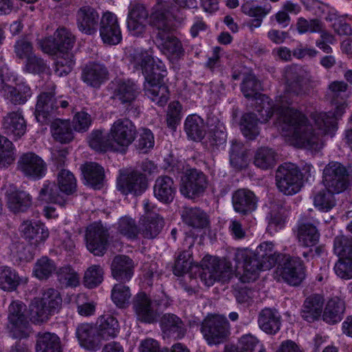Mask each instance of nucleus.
<instances>
[{"instance_id":"c9c22d12","label":"nucleus","mask_w":352,"mask_h":352,"mask_svg":"<svg viewBox=\"0 0 352 352\" xmlns=\"http://www.w3.org/2000/svg\"><path fill=\"white\" fill-rule=\"evenodd\" d=\"M36 352H63L60 338L54 333H38L35 346Z\"/></svg>"},{"instance_id":"a211bd4d","label":"nucleus","mask_w":352,"mask_h":352,"mask_svg":"<svg viewBox=\"0 0 352 352\" xmlns=\"http://www.w3.org/2000/svg\"><path fill=\"white\" fill-rule=\"evenodd\" d=\"M155 42L159 50L172 62L184 56V49L179 39L172 32L156 35Z\"/></svg>"},{"instance_id":"37998d69","label":"nucleus","mask_w":352,"mask_h":352,"mask_svg":"<svg viewBox=\"0 0 352 352\" xmlns=\"http://www.w3.org/2000/svg\"><path fill=\"white\" fill-rule=\"evenodd\" d=\"M344 309L343 300L338 298L330 299L323 311V320L329 324H335L340 322L342 320Z\"/></svg>"},{"instance_id":"1a4fd4ad","label":"nucleus","mask_w":352,"mask_h":352,"mask_svg":"<svg viewBox=\"0 0 352 352\" xmlns=\"http://www.w3.org/2000/svg\"><path fill=\"white\" fill-rule=\"evenodd\" d=\"M109 135L114 146V151H124L136 137V127L128 118H119L111 125Z\"/></svg>"},{"instance_id":"f704fd0d","label":"nucleus","mask_w":352,"mask_h":352,"mask_svg":"<svg viewBox=\"0 0 352 352\" xmlns=\"http://www.w3.org/2000/svg\"><path fill=\"white\" fill-rule=\"evenodd\" d=\"M258 324L265 333L275 334L280 329V316L276 310L265 308L259 312Z\"/></svg>"},{"instance_id":"20e7f679","label":"nucleus","mask_w":352,"mask_h":352,"mask_svg":"<svg viewBox=\"0 0 352 352\" xmlns=\"http://www.w3.org/2000/svg\"><path fill=\"white\" fill-rule=\"evenodd\" d=\"M279 257L274 250L272 242H263L256 248V252L248 249H238L234 259L240 264H243V272L240 276L243 283H249L255 280L259 272L271 269Z\"/></svg>"},{"instance_id":"ddd939ff","label":"nucleus","mask_w":352,"mask_h":352,"mask_svg":"<svg viewBox=\"0 0 352 352\" xmlns=\"http://www.w3.org/2000/svg\"><path fill=\"white\" fill-rule=\"evenodd\" d=\"M109 236L108 229L102 223H91L87 228L85 234L87 250L94 256H103L107 249Z\"/></svg>"},{"instance_id":"13d9d810","label":"nucleus","mask_w":352,"mask_h":352,"mask_svg":"<svg viewBox=\"0 0 352 352\" xmlns=\"http://www.w3.org/2000/svg\"><path fill=\"white\" fill-rule=\"evenodd\" d=\"M56 270L54 262L47 256H42L36 262L34 274L38 279L47 278Z\"/></svg>"},{"instance_id":"864d4df0","label":"nucleus","mask_w":352,"mask_h":352,"mask_svg":"<svg viewBox=\"0 0 352 352\" xmlns=\"http://www.w3.org/2000/svg\"><path fill=\"white\" fill-rule=\"evenodd\" d=\"M20 278L16 272L10 267H0V288L4 291H13L16 289Z\"/></svg>"},{"instance_id":"8fccbe9b","label":"nucleus","mask_w":352,"mask_h":352,"mask_svg":"<svg viewBox=\"0 0 352 352\" xmlns=\"http://www.w3.org/2000/svg\"><path fill=\"white\" fill-rule=\"evenodd\" d=\"M57 184L60 191L65 197L73 194L76 190V179L74 174L67 169L62 168L58 172Z\"/></svg>"},{"instance_id":"a18cd8bd","label":"nucleus","mask_w":352,"mask_h":352,"mask_svg":"<svg viewBox=\"0 0 352 352\" xmlns=\"http://www.w3.org/2000/svg\"><path fill=\"white\" fill-rule=\"evenodd\" d=\"M53 138L61 143H68L73 139L70 122L67 120L56 119L51 124Z\"/></svg>"},{"instance_id":"0eeeda50","label":"nucleus","mask_w":352,"mask_h":352,"mask_svg":"<svg viewBox=\"0 0 352 352\" xmlns=\"http://www.w3.org/2000/svg\"><path fill=\"white\" fill-rule=\"evenodd\" d=\"M233 274L234 270L230 261L213 258L202 264L200 278L206 286L210 287L216 281H228Z\"/></svg>"},{"instance_id":"e433bc0d","label":"nucleus","mask_w":352,"mask_h":352,"mask_svg":"<svg viewBox=\"0 0 352 352\" xmlns=\"http://www.w3.org/2000/svg\"><path fill=\"white\" fill-rule=\"evenodd\" d=\"M324 299L319 294H314L306 298L304 302L301 316L302 318L309 322H312L318 319L321 316Z\"/></svg>"},{"instance_id":"f3484780","label":"nucleus","mask_w":352,"mask_h":352,"mask_svg":"<svg viewBox=\"0 0 352 352\" xmlns=\"http://www.w3.org/2000/svg\"><path fill=\"white\" fill-rule=\"evenodd\" d=\"M17 168L25 177L39 179L45 176L47 166L43 160L34 153L23 154L18 160Z\"/></svg>"},{"instance_id":"4c0bfd02","label":"nucleus","mask_w":352,"mask_h":352,"mask_svg":"<svg viewBox=\"0 0 352 352\" xmlns=\"http://www.w3.org/2000/svg\"><path fill=\"white\" fill-rule=\"evenodd\" d=\"M140 94V88L131 80L120 81L114 89L113 97L122 104H131Z\"/></svg>"},{"instance_id":"a878e982","label":"nucleus","mask_w":352,"mask_h":352,"mask_svg":"<svg viewBox=\"0 0 352 352\" xmlns=\"http://www.w3.org/2000/svg\"><path fill=\"white\" fill-rule=\"evenodd\" d=\"M134 263L126 255L116 256L111 263L113 277L120 282L129 281L133 275Z\"/></svg>"},{"instance_id":"dca6fc26","label":"nucleus","mask_w":352,"mask_h":352,"mask_svg":"<svg viewBox=\"0 0 352 352\" xmlns=\"http://www.w3.org/2000/svg\"><path fill=\"white\" fill-rule=\"evenodd\" d=\"M206 187V175L197 169H191L182 179L180 192L186 197L194 199L202 195Z\"/></svg>"},{"instance_id":"3c124183","label":"nucleus","mask_w":352,"mask_h":352,"mask_svg":"<svg viewBox=\"0 0 352 352\" xmlns=\"http://www.w3.org/2000/svg\"><path fill=\"white\" fill-rule=\"evenodd\" d=\"M55 73L58 76L68 74L72 69L75 61L74 55L69 51H59L55 54Z\"/></svg>"},{"instance_id":"58836bf2","label":"nucleus","mask_w":352,"mask_h":352,"mask_svg":"<svg viewBox=\"0 0 352 352\" xmlns=\"http://www.w3.org/2000/svg\"><path fill=\"white\" fill-rule=\"evenodd\" d=\"M184 130L189 139L198 142L205 137L206 126L200 116L192 114L186 118L184 122Z\"/></svg>"},{"instance_id":"0e129e2a","label":"nucleus","mask_w":352,"mask_h":352,"mask_svg":"<svg viewBox=\"0 0 352 352\" xmlns=\"http://www.w3.org/2000/svg\"><path fill=\"white\" fill-rule=\"evenodd\" d=\"M14 160L12 143L6 137L0 135V168L7 167Z\"/></svg>"},{"instance_id":"e2e57ef3","label":"nucleus","mask_w":352,"mask_h":352,"mask_svg":"<svg viewBox=\"0 0 352 352\" xmlns=\"http://www.w3.org/2000/svg\"><path fill=\"white\" fill-rule=\"evenodd\" d=\"M118 232L129 239H135L139 234V226L132 218L125 216L120 219L118 223Z\"/></svg>"},{"instance_id":"774afa93","label":"nucleus","mask_w":352,"mask_h":352,"mask_svg":"<svg viewBox=\"0 0 352 352\" xmlns=\"http://www.w3.org/2000/svg\"><path fill=\"white\" fill-rule=\"evenodd\" d=\"M154 143V136L151 131L148 129H142L137 141V148L142 153H147L153 147Z\"/></svg>"},{"instance_id":"72a5a7b5","label":"nucleus","mask_w":352,"mask_h":352,"mask_svg":"<svg viewBox=\"0 0 352 352\" xmlns=\"http://www.w3.org/2000/svg\"><path fill=\"white\" fill-rule=\"evenodd\" d=\"M107 69L104 65L92 63L83 69L82 79L87 85L98 87L107 79Z\"/></svg>"},{"instance_id":"bf43d9fd","label":"nucleus","mask_w":352,"mask_h":352,"mask_svg":"<svg viewBox=\"0 0 352 352\" xmlns=\"http://www.w3.org/2000/svg\"><path fill=\"white\" fill-rule=\"evenodd\" d=\"M103 270L100 265H94L85 272L83 280L88 288H94L100 285L103 280Z\"/></svg>"},{"instance_id":"412c9836","label":"nucleus","mask_w":352,"mask_h":352,"mask_svg":"<svg viewBox=\"0 0 352 352\" xmlns=\"http://www.w3.org/2000/svg\"><path fill=\"white\" fill-rule=\"evenodd\" d=\"M117 186L122 194L140 195L147 188V182L142 174L131 172L126 175L121 176L118 180Z\"/></svg>"},{"instance_id":"6e6d98bb","label":"nucleus","mask_w":352,"mask_h":352,"mask_svg":"<svg viewBox=\"0 0 352 352\" xmlns=\"http://www.w3.org/2000/svg\"><path fill=\"white\" fill-rule=\"evenodd\" d=\"M261 89V85L256 76L253 74L247 75L243 80L241 85V90L247 98H256L261 95L258 91Z\"/></svg>"},{"instance_id":"cd10ccee","label":"nucleus","mask_w":352,"mask_h":352,"mask_svg":"<svg viewBox=\"0 0 352 352\" xmlns=\"http://www.w3.org/2000/svg\"><path fill=\"white\" fill-rule=\"evenodd\" d=\"M164 221L158 214L142 216L139 222V234L147 239H153L161 232Z\"/></svg>"},{"instance_id":"f257e3e1","label":"nucleus","mask_w":352,"mask_h":352,"mask_svg":"<svg viewBox=\"0 0 352 352\" xmlns=\"http://www.w3.org/2000/svg\"><path fill=\"white\" fill-rule=\"evenodd\" d=\"M284 76L285 91L276 99L275 104L266 95L256 98L255 108L259 121L267 122L276 111V124L283 136L289 138L296 146L319 151L323 147L321 137L314 133L312 124L303 113L290 107L296 97L305 93L303 78L295 67L286 68Z\"/></svg>"},{"instance_id":"2f4dec72","label":"nucleus","mask_w":352,"mask_h":352,"mask_svg":"<svg viewBox=\"0 0 352 352\" xmlns=\"http://www.w3.org/2000/svg\"><path fill=\"white\" fill-rule=\"evenodd\" d=\"M58 109V100L52 92H43L38 97L35 115L38 121L44 122L47 117Z\"/></svg>"},{"instance_id":"7c9ffc66","label":"nucleus","mask_w":352,"mask_h":352,"mask_svg":"<svg viewBox=\"0 0 352 352\" xmlns=\"http://www.w3.org/2000/svg\"><path fill=\"white\" fill-rule=\"evenodd\" d=\"M160 324L163 333L167 337L181 339L186 332L184 322L175 314H164L160 320Z\"/></svg>"},{"instance_id":"ea45409f","label":"nucleus","mask_w":352,"mask_h":352,"mask_svg":"<svg viewBox=\"0 0 352 352\" xmlns=\"http://www.w3.org/2000/svg\"><path fill=\"white\" fill-rule=\"evenodd\" d=\"M181 215L186 224L195 228H203L209 223L206 213L198 208L184 207Z\"/></svg>"},{"instance_id":"b1692460","label":"nucleus","mask_w":352,"mask_h":352,"mask_svg":"<svg viewBox=\"0 0 352 352\" xmlns=\"http://www.w3.org/2000/svg\"><path fill=\"white\" fill-rule=\"evenodd\" d=\"M2 127L4 132L15 140L23 136L26 131V123L21 111L8 113L3 119Z\"/></svg>"},{"instance_id":"9d476101","label":"nucleus","mask_w":352,"mask_h":352,"mask_svg":"<svg viewBox=\"0 0 352 352\" xmlns=\"http://www.w3.org/2000/svg\"><path fill=\"white\" fill-rule=\"evenodd\" d=\"M201 331L209 344H218L228 338L229 322L219 316L207 317L202 322Z\"/></svg>"},{"instance_id":"5701e85b","label":"nucleus","mask_w":352,"mask_h":352,"mask_svg":"<svg viewBox=\"0 0 352 352\" xmlns=\"http://www.w3.org/2000/svg\"><path fill=\"white\" fill-rule=\"evenodd\" d=\"M151 18V24L157 31L156 35L168 34L173 30L174 17L166 5H158Z\"/></svg>"},{"instance_id":"6e6552de","label":"nucleus","mask_w":352,"mask_h":352,"mask_svg":"<svg viewBox=\"0 0 352 352\" xmlns=\"http://www.w3.org/2000/svg\"><path fill=\"white\" fill-rule=\"evenodd\" d=\"M276 182L281 192L292 195L298 192L302 186V174L295 164L285 163L276 170Z\"/></svg>"},{"instance_id":"49530a36","label":"nucleus","mask_w":352,"mask_h":352,"mask_svg":"<svg viewBox=\"0 0 352 352\" xmlns=\"http://www.w3.org/2000/svg\"><path fill=\"white\" fill-rule=\"evenodd\" d=\"M276 152L268 147H261L255 153L254 164L263 170L273 168L276 164Z\"/></svg>"},{"instance_id":"052dcab7","label":"nucleus","mask_w":352,"mask_h":352,"mask_svg":"<svg viewBox=\"0 0 352 352\" xmlns=\"http://www.w3.org/2000/svg\"><path fill=\"white\" fill-rule=\"evenodd\" d=\"M54 38L59 51H70L74 43V36L66 28L57 29L54 33Z\"/></svg>"},{"instance_id":"bb28decb","label":"nucleus","mask_w":352,"mask_h":352,"mask_svg":"<svg viewBox=\"0 0 352 352\" xmlns=\"http://www.w3.org/2000/svg\"><path fill=\"white\" fill-rule=\"evenodd\" d=\"M316 222L310 223L301 220L296 228V239L300 245L312 247L316 245L320 239V233L316 228Z\"/></svg>"},{"instance_id":"4468645a","label":"nucleus","mask_w":352,"mask_h":352,"mask_svg":"<svg viewBox=\"0 0 352 352\" xmlns=\"http://www.w3.org/2000/svg\"><path fill=\"white\" fill-rule=\"evenodd\" d=\"M133 309L138 320L144 323H153L159 317V304L152 300L144 292L136 294L133 300Z\"/></svg>"},{"instance_id":"c03bdc74","label":"nucleus","mask_w":352,"mask_h":352,"mask_svg":"<svg viewBox=\"0 0 352 352\" xmlns=\"http://www.w3.org/2000/svg\"><path fill=\"white\" fill-rule=\"evenodd\" d=\"M40 200L47 203H54L64 206L66 197L60 191L57 185L54 182L46 181L39 192Z\"/></svg>"},{"instance_id":"393cba45","label":"nucleus","mask_w":352,"mask_h":352,"mask_svg":"<svg viewBox=\"0 0 352 352\" xmlns=\"http://www.w3.org/2000/svg\"><path fill=\"white\" fill-rule=\"evenodd\" d=\"M232 204L236 212L247 214L256 208L255 195L248 189H239L232 195Z\"/></svg>"},{"instance_id":"69168bd1","label":"nucleus","mask_w":352,"mask_h":352,"mask_svg":"<svg viewBox=\"0 0 352 352\" xmlns=\"http://www.w3.org/2000/svg\"><path fill=\"white\" fill-rule=\"evenodd\" d=\"M322 22L318 19L307 20L303 17L298 19L296 28L299 34H302L307 32L316 33L321 31Z\"/></svg>"},{"instance_id":"4d7b16f0","label":"nucleus","mask_w":352,"mask_h":352,"mask_svg":"<svg viewBox=\"0 0 352 352\" xmlns=\"http://www.w3.org/2000/svg\"><path fill=\"white\" fill-rule=\"evenodd\" d=\"M56 274L59 282L66 287H76L79 285V275L70 265L58 268Z\"/></svg>"},{"instance_id":"6ab92c4d","label":"nucleus","mask_w":352,"mask_h":352,"mask_svg":"<svg viewBox=\"0 0 352 352\" xmlns=\"http://www.w3.org/2000/svg\"><path fill=\"white\" fill-rule=\"evenodd\" d=\"M76 25L78 30L87 35H93L96 33L100 14L98 11L90 6L80 7L76 12Z\"/></svg>"},{"instance_id":"de8ad7c7","label":"nucleus","mask_w":352,"mask_h":352,"mask_svg":"<svg viewBox=\"0 0 352 352\" xmlns=\"http://www.w3.org/2000/svg\"><path fill=\"white\" fill-rule=\"evenodd\" d=\"M76 336L80 345L88 349H93L100 339L97 337L96 327L89 324L79 325L76 329Z\"/></svg>"},{"instance_id":"09e8293b","label":"nucleus","mask_w":352,"mask_h":352,"mask_svg":"<svg viewBox=\"0 0 352 352\" xmlns=\"http://www.w3.org/2000/svg\"><path fill=\"white\" fill-rule=\"evenodd\" d=\"M89 144L91 148L98 152L113 151L114 146L109 133L103 135L99 130L93 131L89 137Z\"/></svg>"},{"instance_id":"7ed1b4c3","label":"nucleus","mask_w":352,"mask_h":352,"mask_svg":"<svg viewBox=\"0 0 352 352\" xmlns=\"http://www.w3.org/2000/svg\"><path fill=\"white\" fill-rule=\"evenodd\" d=\"M348 85L344 81L335 80L329 83L327 97L335 106L333 112H320L311 114V120L318 131L313 128L314 133L319 134L324 142L323 135L333 136L337 130L336 120L340 118L347 107L346 100L349 97L346 91Z\"/></svg>"},{"instance_id":"338daca9","label":"nucleus","mask_w":352,"mask_h":352,"mask_svg":"<svg viewBox=\"0 0 352 352\" xmlns=\"http://www.w3.org/2000/svg\"><path fill=\"white\" fill-rule=\"evenodd\" d=\"M334 271L337 276L344 279L352 278V256H348L340 258L334 266Z\"/></svg>"},{"instance_id":"f03ea898","label":"nucleus","mask_w":352,"mask_h":352,"mask_svg":"<svg viewBox=\"0 0 352 352\" xmlns=\"http://www.w3.org/2000/svg\"><path fill=\"white\" fill-rule=\"evenodd\" d=\"M134 65L140 69L145 78V94L159 106H164L169 98V91L163 79L167 74L165 65L154 60L147 51L137 52L133 57Z\"/></svg>"},{"instance_id":"4be33fe9","label":"nucleus","mask_w":352,"mask_h":352,"mask_svg":"<svg viewBox=\"0 0 352 352\" xmlns=\"http://www.w3.org/2000/svg\"><path fill=\"white\" fill-rule=\"evenodd\" d=\"M20 230L22 236L35 245L43 242L49 236L48 230L40 221H25L21 225Z\"/></svg>"},{"instance_id":"423d86ee","label":"nucleus","mask_w":352,"mask_h":352,"mask_svg":"<svg viewBox=\"0 0 352 352\" xmlns=\"http://www.w3.org/2000/svg\"><path fill=\"white\" fill-rule=\"evenodd\" d=\"M62 298L59 292L53 288L44 290L41 298H34L30 306L32 318L37 322L46 321L60 308Z\"/></svg>"},{"instance_id":"aec40b11","label":"nucleus","mask_w":352,"mask_h":352,"mask_svg":"<svg viewBox=\"0 0 352 352\" xmlns=\"http://www.w3.org/2000/svg\"><path fill=\"white\" fill-rule=\"evenodd\" d=\"M6 188V199L10 211L18 213L26 211L32 205V197L25 191L20 190L13 184Z\"/></svg>"},{"instance_id":"c756f323","label":"nucleus","mask_w":352,"mask_h":352,"mask_svg":"<svg viewBox=\"0 0 352 352\" xmlns=\"http://www.w3.org/2000/svg\"><path fill=\"white\" fill-rule=\"evenodd\" d=\"M97 337L102 340L115 338L120 332L118 320L111 315L100 316L96 323Z\"/></svg>"},{"instance_id":"5fc2aeb1","label":"nucleus","mask_w":352,"mask_h":352,"mask_svg":"<svg viewBox=\"0 0 352 352\" xmlns=\"http://www.w3.org/2000/svg\"><path fill=\"white\" fill-rule=\"evenodd\" d=\"M131 297L129 287L122 283L116 284L111 290V299L120 308H124L128 305Z\"/></svg>"},{"instance_id":"c85d7f7f","label":"nucleus","mask_w":352,"mask_h":352,"mask_svg":"<svg viewBox=\"0 0 352 352\" xmlns=\"http://www.w3.org/2000/svg\"><path fill=\"white\" fill-rule=\"evenodd\" d=\"M4 97L14 104H23L32 96L29 85L23 82L16 83L14 86L5 83L2 87Z\"/></svg>"},{"instance_id":"680f3d73","label":"nucleus","mask_w":352,"mask_h":352,"mask_svg":"<svg viewBox=\"0 0 352 352\" xmlns=\"http://www.w3.org/2000/svg\"><path fill=\"white\" fill-rule=\"evenodd\" d=\"M333 194L334 192L328 190H322L318 192L314 197V206L320 210L329 211L336 204Z\"/></svg>"},{"instance_id":"a19ab883","label":"nucleus","mask_w":352,"mask_h":352,"mask_svg":"<svg viewBox=\"0 0 352 352\" xmlns=\"http://www.w3.org/2000/svg\"><path fill=\"white\" fill-rule=\"evenodd\" d=\"M271 7L255 6L250 3H245L241 6V11L245 14L254 17L247 23V26L250 32H254L256 28L261 27L263 19L270 12Z\"/></svg>"},{"instance_id":"9b49d317","label":"nucleus","mask_w":352,"mask_h":352,"mask_svg":"<svg viewBox=\"0 0 352 352\" xmlns=\"http://www.w3.org/2000/svg\"><path fill=\"white\" fill-rule=\"evenodd\" d=\"M26 306L19 300H13L8 307V321L10 336L16 339L29 336L28 320L25 315Z\"/></svg>"},{"instance_id":"f8f14e48","label":"nucleus","mask_w":352,"mask_h":352,"mask_svg":"<svg viewBox=\"0 0 352 352\" xmlns=\"http://www.w3.org/2000/svg\"><path fill=\"white\" fill-rule=\"evenodd\" d=\"M277 276L291 285H298L305 278L303 263L298 257L284 255L276 270Z\"/></svg>"},{"instance_id":"2eb2a0df","label":"nucleus","mask_w":352,"mask_h":352,"mask_svg":"<svg viewBox=\"0 0 352 352\" xmlns=\"http://www.w3.org/2000/svg\"><path fill=\"white\" fill-rule=\"evenodd\" d=\"M100 36L104 43L115 45L122 39V32L117 16L111 12H105L99 23Z\"/></svg>"},{"instance_id":"39448f33","label":"nucleus","mask_w":352,"mask_h":352,"mask_svg":"<svg viewBox=\"0 0 352 352\" xmlns=\"http://www.w3.org/2000/svg\"><path fill=\"white\" fill-rule=\"evenodd\" d=\"M322 177L327 190L335 194L341 193L352 185V167L331 162L324 167Z\"/></svg>"},{"instance_id":"79ce46f5","label":"nucleus","mask_w":352,"mask_h":352,"mask_svg":"<svg viewBox=\"0 0 352 352\" xmlns=\"http://www.w3.org/2000/svg\"><path fill=\"white\" fill-rule=\"evenodd\" d=\"M82 170L87 184L95 189H100L103 186L104 171L98 164L95 162L86 163Z\"/></svg>"},{"instance_id":"603ef678","label":"nucleus","mask_w":352,"mask_h":352,"mask_svg":"<svg viewBox=\"0 0 352 352\" xmlns=\"http://www.w3.org/2000/svg\"><path fill=\"white\" fill-rule=\"evenodd\" d=\"M259 119L252 113L243 115L241 119V129L245 137L249 140L255 139L259 134L258 122Z\"/></svg>"},{"instance_id":"473e14b6","label":"nucleus","mask_w":352,"mask_h":352,"mask_svg":"<svg viewBox=\"0 0 352 352\" xmlns=\"http://www.w3.org/2000/svg\"><path fill=\"white\" fill-rule=\"evenodd\" d=\"M155 197L163 203L171 202L175 197L176 188L172 178L160 176L157 178L153 187Z\"/></svg>"}]
</instances>
